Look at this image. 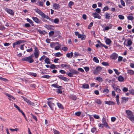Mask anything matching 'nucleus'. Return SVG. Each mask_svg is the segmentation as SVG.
<instances>
[{
  "mask_svg": "<svg viewBox=\"0 0 134 134\" xmlns=\"http://www.w3.org/2000/svg\"><path fill=\"white\" fill-rule=\"evenodd\" d=\"M35 11L38 14L40 15L42 18H45L49 20L50 21L52 22H53V20L49 18L48 16L46 15L42 11L38 9H35Z\"/></svg>",
  "mask_w": 134,
  "mask_h": 134,
  "instance_id": "1",
  "label": "nucleus"
},
{
  "mask_svg": "<svg viewBox=\"0 0 134 134\" xmlns=\"http://www.w3.org/2000/svg\"><path fill=\"white\" fill-rule=\"evenodd\" d=\"M33 56H34L32 54L29 57L22 58V60L26 61L30 63H32L34 61V60L32 58Z\"/></svg>",
  "mask_w": 134,
  "mask_h": 134,
  "instance_id": "2",
  "label": "nucleus"
},
{
  "mask_svg": "<svg viewBox=\"0 0 134 134\" xmlns=\"http://www.w3.org/2000/svg\"><path fill=\"white\" fill-rule=\"evenodd\" d=\"M48 100H49V101L48 102V104L49 107L52 110H53L54 108L55 107V105L54 104L51 102L50 100H53V98H50L48 99Z\"/></svg>",
  "mask_w": 134,
  "mask_h": 134,
  "instance_id": "3",
  "label": "nucleus"
},
{
  "mask_svg": "<svg viewBox=\"0 0 134 134\" xmlns=\"http://www.w3.org/2000/svg\"><path fill=\"white\" fill-rule=\"evenodd\" d=\"M102 68L100 66H98L94 70L93 72L95 74H97L99 72L101 71Z\"/></svg>",
  "mask_w": 134,
  "mask_h": 134,
  "instance_id": "4",
  "label": "nucleus"
},
{
  "mask_svg": "<svg viewBox=\"0 0 134 134\" xmlns=\"http://www.w3.org/2000/svg\"><path fill=\"white\" fill-rule=\"evenodd\" d=\"M102 124L106 128H109V127L106 122V119L105 118H103L102 120Z\"/></svg>",
  "mask_w": 134,
  "mask_h": 134,
  "instance_id": "5",
  "label": "nucleus"
},
{
  "mask_svg": "<svg viewBox=\"0 0 134 134\" xmlns=\"http://www.w3.org/2000/svg\"><path fill=\"white\" fill-rule=\"evenodd\" d=\"M35 51L34 53L35 57L36 58H37L39 56V51L37 47H35Z\"/></svg>",
  "mask_w": 134,
  "mask_h": 134,
  "instance_id": "6",
  "label": "nucleus"
},
{
  "mask_svg": "<svg viewBox=\"0 0 134 134\" xmlns=\"http://www.w3.org/2000/svg\"><path fill=\"white\" fill-rule=\"evenodd\" d=\"M5 10L8 13L12 15H14V12H13L12 10L10 9H8L7 8H6L5 9Z\"/></svg>",
  "mask_w": 134,
  "mask_h": 134,
  "instance_id": "7",
  "label": "nucleus"
},
{
  "mask_svg": "<svg viewBox=\"0 0 134 134\" xmlns=\"http://www.w3.org/2000/svg\"><path fill=\"white\" fill-rule=\"evenodd\" d=\"M23 40H19L16 42L13 43V47L14 48H15V46L17 45L20 44L21 43L23 42Z\"/></svg>",
  "mask_w": 134,
  "mask_h": 134,
  "instance_id": "8",
  "label": "nucleus"
},
{
  "mask_svg": "<svg viewBox=\"0 0 134 134\" xmlns=\"http://www.w3.org/2000/svg\"><path fill=\"white\" fill-rule=\"evenodd\" d=\"M118 55L116 53L112 54L110 56V58L113 59H116L118 57Z\"/></svg>",
  "mask_w": 134,
  "mask_h": 134,
  "instance_id": "9",
  "label": "nucleus"
},
{
  "mask_svg": "<svg viewBox=\"0 0 134 134\" xmlns=\"http://www.w3.org/2000/svg\"><path fill=\"white\" fill-rule=\"evenodd\" d=\"M92 15L95 18H97L98 19H100L101 18V16L96 13H93L92 14Z\"/></svg>",
  "mask_w": 134,
  "mask_h": 134,
  "instance_id": "10",
  "label": "nucleus"
},
{
  "mask_svg": "<svg viewBox=\"0 0 134 134\" xmlns=\"http://www.w3.org/2000/svg\"><path fill=\"white\" fill-rule=\"evenodd\" d=\"M32 19L35 22L37 23H41V21L37 17H32Z\"/></svg>",
  "mask_w": 134,
  "mask_h": 134,
  "instance_id": "11",
  "label": "nucleus"
},
{
  "mask_svg": "<svg viewBox=\"0 0 134 134\" xmlns=\"http://www.w3.org/2000/svg\"><path fill=\"white\" fill-rule=\"evenodd\" d=\"M125 111L128 118L133 115L132 112L131 111L129 110H126Z\"/></svg>",
  "mask_w": 134,
  "mask_h": 134,
  "instance_id": "12",
  "label": "nucleus"
},
{
  "mask_svg": "<svg viewBox=\"0 0 134 134\" xmlns=\"http://www.w3.org/2000/svg\"><path fill=\"white\" fill-rule=\"evenodd\" d=\"M81 88L83 89H88L89 88V85L87 83H84L81 85Z\"/></svg>",
  "mask_w": 134,
  "mask_h": 134,
  "instance_id": "13",
  "label": "nucleus"
},
{
  "mask_svg": "<svg viewBox=\"0 0 134 134\" xmlns=\"http://www.w3.org/2000/svg\"><path fill=\"white\" fill-rule=\"evenodd\" d=\"M113 87L116 92L119 93H121V91L118 87L113 86Z\"/></svg>",
  "mask_w": 134,
  "mask_h": 134,
  "instance_id": "14",
  "label": "nucleus"
},
{
  "mask_svg": "<svg viewBox=\"0 0 134 134\" xmlns=\"http://www.w3.org/2000/svg\"><path fill=\"white\" fill-rule=\"evenodd\" d=\"M58 77L60 79L64 81H66L68 79L65 77L63 76L62 75H59Z\"/></svg>",
  "mask_w": 134,
  "mask_h": 134,
  "instance_id": "15",
  "label": "nucleus"
},
{
  "mask_svg": "<svg viewBox=\"0 0 134 134\" xmlns=\"http://www.w3.org/2000/svg\"><path fill=\"white\" fill-rule=\"evenodd\" d=\"M6 95L8 97V99L9 100H11L12 99L14 100L15 99V98L13 97L8 94L6 93Z\"/></svg>",
  "mask_w": 134,
  "mask_h": 134,
  "instance_id": "16",
  "label": "nucleus"
},
{
  "mask_svg": "<svg viewBox=\"0 0 134 134\" xmlns=\"http://www.w3.org/2000/svg\"><path fill=\"white\" fill-rule=\"evenodd\" d=\"M105 104H108L109 105H112L115 104V102L111 101H105Z\"/></svg>",
  "mask_w": 134,
  "mask_h": 134,
  "instance_id": "17",
  "label": "nucleus"
},
{
  "mask_svg": "<svg viewBox=\"0 0 134 134\" xmlns=\"http://www.w3.org/2000/svg\"><path fill=\"white\" fill-rule=\"evenodd\" d=\"M78 38H81V40H84L86 38V36L84 35L80 34L78 35Z\"/></svg>",
  "mask_w": 134,
  "mask_h": 134,
  "instance_id": "18",
  "label": "nucleus"
},
{
  "mask_svg": "<svg viewBox=\"0 0 134 134\" xmlns=\"http://www.w3.org/2000/svg\"><path fill=\"white\" fill-rule=\"evenodd\" d=\"M53 9H57L60 7L59 5L56 3L54 4L53 5Z\"/></svg>",
  "mask_w": 134,
  "mask_h": 134,
  "instance_id": "19",
  "label": "nucleus"
},
{
  "mask_svg": "<svg viewBox=\"0 0 134 134\" xmlns=\"http://www.w3.org/2000/svg\"><path fill=\"white\" fill-rule=\"evenodd\" d=\"M122 102L125 103L128 101V98L125 97H123L122 98Z\"/></svg>",
  "mask_w": 134,
  "mask_h": 134,
  "instance_id": "20",
  "label": "nucleus"
},
{
  "mask_svg": "<svg viewBox=\"0 0 134 134\" xmlns=\"http://www.w3.org/2000/svg\"><path fill=\"white\" fill-rule=\"evenodd\" d=\"M127 73L130 75H133L134 74V71L131 70H128Z\"/></svg>",
  "mask_w": 134,
  "mask_h": 134,
  "instance_id": "21",
  "label": "nucleus"
},
{
  "mask_svg": "<svg viewBox=\"0 0 134 134\" xmlns=\"http://www.w3.org/2000/svg\"><path fill=\"white\" fill-rule=\"evenodd\" d=\"M108 87L107 86H106V88H104L103 91V92L104 93H108L109 91V90L108 89Z\"/></svg>",
  "mask_w": 134,
  "mask_h": 134,
  "instance_id": "22",
  "label": "nucleus"
},
{
  "mask_svg": "<svg viewBox=\"0 0 134 134\" xmlns=\"http://www.w3.org/2000/svg\"><path fill=\"white\" fill-rule=\"evenodd\" d=\"M51 86L55 88H61L62 87L60 86L57 85V84H54L51 85Z\"/></svg>",
  "mask_w": 134,
  "mask_h": 134,
  "instance_id": "23",
  "label": "nucleus"
},
{
  "mask_svg": "<svg viewBox=\"0 0 134 134\" xmlns=\"http://www.w3.org/2000/svg\"><path fill=\"white\" fill-rule=\"evenodd\" d=\"M58 44V42L56 43H52L50 45L51 47L52 48L55 47V46L56 45Z\"/></svg>",
  "mask_w": 134,
  "mask_h": 134,
  "instance_id": "24",
  "label": "nucleus"
},
{
  "mask_svg": "<svg viewBox=\"0 0 134 134\" xmlns=\"http://www.w3.org/2000/svg\"><path fill=\"white\" fill-rule=\"evenodd\" d=\"M45 63L48 64H50L51 62H50V60L48 58H46L44 60Z\"/></svg>",
  "mask_w": 134,
  "mask_h": 134,
  "instance_id": "25",
  "label": "nucleus"
},
{
  "mask_svg": "<svg viewBox=\"0 0 134 134\" xmlns=\"http://www.w3.org/2000/svg\"><path fill=\"white\" fill-rule=\"evenodd\" d=\"M61 66L62 68L65 67L67 68H68L70 67V66L69 65L64 64H62Z\"/></svg>",
  "mask_w": 134,
  "mask_h": 134,
  "instance_id": "26",
  "label": "nucleus"
},
{
  "mask_svg": "<svg viewBox=\"0 0 134 134\" xmlns=\"http://www.w3.org/2000/svg\"><path fill=\"white\" fill-rule=\"evenodd\" d=\"M73 53L72 52H70L69 53H68L66 54V56L69 58H71L73 55Z\"/></svg>",
  "mask_w": 134,
  "mask_h": 134,
  "instance_id": "27",
  "label": "nucleus"
},
{
  "mask_svg": "<svg viewBox=\"0 0 134 134\" xmlns=\"http://www.w3.org/2000/svg\"><path fill=\"white\" fill-rule=\"evenodd\" d=\"M132 43V42L131 40H128L127 41V45H125L126 46H130L131 45Z\"/></svg>",
  "mask_w": 134,
  "mask_h": 134,
  "instance_id": "28",
  "label": "nucleus"
},
{
  "mask_svg": "<svg viewBox=\"0 0 134 134\" xmlns=\"http://www.w3.org/2000/svg\"><path fill=\"white\" fill-rule=\"evenodd\" d=\"M116 98L117 104H118V105H119L120 104V102L119 101V95L118 94H117L116 95Z\"/></svg>",
  "mask_w": 134,
  "mask_h": 134,
  "instance_id": "29",
  "label": "nucleus"
},
{
  "mask_svg": "<svg viewBox=\"0 0 134 134\" xmlns=\"http://www.w3.org/2000/svg\"><path fill=\"white\" fill-rule=\"evenodd\" d=\"M95 79L96 80L98 81L99 82H102L103 81L102 78L100 77L96 78Z\"/></svg>",
  "mask_w": 134,
  "mask_h": 134,
  "instance_id": "30",
  "label": "nucleus"
},
{
  "mask_svg": "<svg viewBox=\"0 0 134 134\" xmlns=\"http://www.w3.org/2000/svg\"><path fill=\"white\" fill-rule=\"evenodd\" d=\"M113 25L111 24H110L109 25V26H106L105 27V30H108L110 29H111Z\"/></svg>",
  "mask_w": 134,
  "mask_h": 134,
  "instance_id": "31",
  "label": "nucleus"
},
{
  "mask_svg": "<svg viewBox=\"0 0 134 134\" xmlns=\"http://www.w3.org/2000/svg\"><path fill=\"white\" fill-rule=\"evenodd\" d=\"M118 80L120 82H122L123 81L124 79L123 77L120 76L118 77Z\"/></svg>",
  "mask_w": 134,
  "mask_h": 134,
  "instance_id": "32",
  "label": "nucleus"
},
{
  "mask_svg": "<svg viewBox=\"0 0 134 134\" xmlns=\"http://www.w3.org/2000/svg\"><path fill=\"white\" fill-rule=\"evenodd\" d=\"M105 42L107 44H109L111 43V41L110 39L107 38L106 39Z\"/></svg>",
  "mask_w": 134,
  "mask_h": 134,
  "instance_id": "33",
  "label": "nucleus"
},
{
  "mask_svg": "<svg viewBox=\"0 0 134 134\" xmlns=\"http://www.w3.org/2000/svg\"><path fill=\"white\" fill-rule=\"evenodd\" d=\"M93 60L94 62L97 63H98L99 62V60L96 57H94Z\"/></svg>",
  "mask_w": 134,
  "mask_h": 134,
  "instance_id": "34",
  "label": "nucleus"
},
{
  "mask_svg": "<svg viewBox=\"0 0 134 134\" xmlns=\"http://www.w3.org/2000/svg\"><path fill=\"white\" fill-rule=\"evenodd\" d=\"M71 72L73 75L74 74L77 75L79 73V72L77 71L74 70H73L71 71Z\"/></svg>",
  "mask_w": 134,
  "mask_h": 134,
  "instance_id": "35",
  "label": "nucleus"
},
{
  "mask_svg": "<svg viewBox=\"0 0 134 134\" xmlns=\"http://www.w3.org/2000/svg\"><path fill=\"white\" fill-rule=\"evenodd\" d=\"M130 120L133 122H134V116L132 115L129 118Z\"/></svg>",
  "mask_w": 134,
  "mask_h": 134,
  "instance_id": "36",
  "label": "nucleus"
},
{
  "mask_svg": "<svg viewBox=\"0 0 134 134\" xmlns=\"http://www.w3.org/2000/svg\"><path fill=\"white\" fill-rule=\"evenodd\" d=\"M127 18L129 20H132L133 19V16L131 15H129L127 16Z\"/></svg>",
  "mask_w": 134,
  "mask_h": 134,
  "instance_id": "37",
  "label": "nucleus"
},
{
  "mask_svg": "<svg viewBox=\"0 0 134 134\" xmlns=\"http://www.w3.org/2000/svg\"><path fill=\"white\" fill-rule=\"evenodd\" d=\"M26 20L27 22L31 24L32 25H33V22L29 18H27Z\"/></svg>",
  "mask_w": 134,
  "mask_h": 134,
  "instance_id": "38",
  "label": "nucleus"
},
{
  "mask_svg": "<svg viewBox=\"0 0 134 134\" xmlns=\"http://www.w3.org/2000/svg\"><path fill=\"white\" fill-rule=\"evenodd\" d=\"M62 55V54L60 52H58L55 54V55L57 57H59Z\"/></svg>",
  "mask_w": 134,
  "mask_h": 134,
  "instance_id": "39",
  "label": "nucleus"
},
{
  "mask_svg": "<svg viewBox=\"0 0 134 134\" xmlns=\"http://www.w3.org/2000/svg\"><path fill=\"white\" fill-rule=\"evenodd\" d=\"M27 103H28L29 105H30L32 106L34 105V103L31 102L29 100H28L27 102Z\"/></svg>",
  "mask_w": 134,
  "mask_h": 134,
  "instance_id": "40",
  "label": "nucleus"
},
{
  "mask_svg": "<svg viewBox=\"0 0 134 134\" xmlns=\"http://www.w3.org/2000/svg\"><path fill=\"white\" fill-rule=\"evenodd\" d=\"M57 105L58 107L60 109H63V108L62 105L60 103H57Z\"/></svg>",
  "mask_w": 134,
  "mask_h": 134,
  "instance_id": "41",
  "label": "nucleus"
},
{
  "mask_svg": "<svg viewBox=\"0 0 134 134\" xmlns=\"http://www.w3.org/2000/svg\"><path fill=\"white\" fill-rule=\"evenodd\" d=\"M10 130L12 132H14V131H18L19 130V129L18 128H15L14 129H10Z\"/></svg>",
  "mask_w": 134,
  "mask_h": 134,
  "instance_id": "42",
  "label": "nucleus"
},
{
  "mask_svg": "<svg viewBox=\"0 0 134 134\" xmlns=\"http://www.w3.org/2000/svg\"><path fill=\"white\" fill-rule=\"evenodd\" d=\"M96 128L95 127H93L92 128L91 130V131L93 133H94L96 132Z\"/></svg>",
  "mask_w": 134,
  "mask_h": 134,
  "instance_id": "43",
  "label": "nucleus"
},
{
  "mask_svg": "<svg viewBox=\"0 0 134 134\" xmlns=\"http://www.w3.org/2000/svg\"><path fill=\"white\" fill-rule=\"evenodd\" d=\"M59 22V20L58 18H56L53 20V22L55 24H58Z\"/></svg>",
  "mask_w": 134,
  "mask_h": 134,
  "instance_id": "44",
  "label": "nucleus"
},
{
  "mask_svg": "<svg viewBox=\"0 0 134 134\" xmlns=\"http://www.w3.org/2000/svg\"><path fill=\"white\" fill-rule=\"evenodd\" d=\"M110 17V15L108 13H107L105 14V18L106 19H109Z\"/></svg>",
  "mask_w": 134,
  "mask_h": 134,
  "instance_id": "45",
  "label": "nucleus"
},
{
  "mask_svg": "<svg viewBox=\"0 0 134 134\" xmlns=\"http://www.w3.org/2000/svg\"><path fill=\"white\" fill-rule=\"evenodd\" d=\"M118 17L119 19L121 20H123L124 19V16L121 15H118Z\"/></svg>",
  "mask_w": 134,
  "mask_h": 134,
  "instance_id": "46",
  "label": "nucleus"
},
{
  "mask_svg": "<svg viewBox=\"0 0 134 134\" xmlns=\"http://www.w3.org/2000/svg\"><path fill=\"white\" fill-rule=\"evenodd\" d=\"M95 101L98 104H101V102L99 99H96Z\"/></svg>",
  "mask_w": 134,
  "mask_h": 134,
  "instance_id": "47",
  "label": "nucleus"
},
{
  "mask_svg": "<svg viewBox=\"0 0 134 134\" xmlns=\"http://www.w3.org/2000/svg\"><path fill=\"white\" fill-rule=\"evenodd\" d=\"M60 46L58 44V45H56L55 47V50H59L60 48Z\"/></svg>",
  "mask_w": 134,
  "mask_h": 134,
  "instance_id": "48",
  "label": "nucleus"
},
{
  "mask_svg": "<svg viewBox=\"0 0 134 134\" xmlns=\"http://www.w3.org/2000/svg\"><path fill=\"white\" fill-rule=\"evenodd\" d=\"M102 64L103 65L105 66H107L109 65V64L107 62H103L102 63Z\"/></svg>",
  "mask_w": 134,
  "mask_h": 134,
  "instance_id": "49",
  "label": "nucleus"
},
{
  "mask_svg": "<svg viewBox=\"0 0 134 134\" xmlns=\"http://www.w3.org/2000/svg\"><path fill=\"white\" fill-rule=\"evenodd\" d=\"M74 4V2L72 1H70L68 5L69 7L71 8V6Z\"/></svg>",
  "mask_w": 134,
  "mask_h": 134,
  "instance_id": "50",
  "label": "nucleus"
},
{
  "mask_svg": "<svg viewBox=\"0 0 134 134\" xmlns=\"http://www.w3.org/2000/svg\"><path fill=\"white\" fill-rule=\"evenodd\" d=\"M42 77L44 78L49 79L50 77V76L48 75H44L42 76Z\"/></svg>",
  "mask_w": 134,
  "mask_h": 134,
  "instance_id": "51",
  "label": "nucleus"
},
{
  "mask_svg": "<svg viewBox=\"0 0 134 134\" xmlns=\"http://www.w3.org/2000/svg\"><path fill=\"white\" fill-rule=\"evenodd\" d=\"M30 75L33 76L35 77H36L37 76L36 74L35 73H33V72L30 73Z\"/></svg>",
  "mask_w": 134,
  "mask_h": 134,
  "instance_id": "52",
  "label": "nucleus"
},
{
  "mask_svg": "<svg viewBox=\"0 0 134 134\" xmlns=\"http://www.w3.org/2000/svg\"><path fill=\"white\" fill-rule=\"evenodd\" d=\"M122 91L125 92H127L128 91V89L126 87H124L122 89Z\"/></svg>",
  "mask_w": 134,
  "mask_h": 134,
  "instance_id": "53",
  "label": "nucleus"
},
{
  "mask_svg": "<svg viewBox=\"0 0 134 134\" xmlns=\"http://www.w3.org/2000/svg\"><path fill=\"white\" fill-rule=\"evenodd\" d=\"M93 116L94 118L97 119H99L100 118L99 116L98 115H93Z\"/></svg>",
  "mask_w": 134,
  "mask_h": 134,
  "instance_id": "54",
  "label": "nucleus"
},
{
  "mask_svg": "<svg viewBox=\"0 0 134 134\" xmlns=\"http://www.w3.org/2000/svg\"><path fill=\"white\" fill-rule=\"evenodd\" d=\"M109 8L107 6H106L105 7L103 10V11H105L107 10H108Z\"/></svg>",
  "mask_w": 134,
  "mask_h": 134,
  "instance_id": "55",
  "label": "nucleus"
},
{
  "mask_svg": "<svg viewBox=\"0 0 134 134\" xmlns=\"http://www.w3.org/2000/svg\"><path fill=\"white\" fill-rule=\"evenodd\" d=\"M120 2L121 4L124 6H125V3L124 2L123 0H120Z\"/></svg>",
  "mask_w": 134,
  "mask_h": 134,
  "instance_id": "56",
  "label": "nucleus"
},
{
  "mask_svg": "<svg viewBox=\"0 0 134 134\" xmlns=\"http://www.w3.org/2000/svg\"><path fill=\"white\" fill-rule=\"evenodd\" d=\"M21 97L27 103V102L29 100L28 99H27L26 98L24 97L23 96H21Z\"/></svg>",
  "mask_w": 134,
  "mask_h": 134,
  "instance_id": "57",
  "label": "nucleus"
},
{
  "mask_svg": "<svg viewBox=\"0 0 134 134\" xmlns=\"http://www.w3.org/2000/svg\"><path fill=\"white\" fill-rule=\"evenodd\" d=\"M67 75L70 77H72L73 76V75L71 72L68 73Z\"/></svg>",
  "mask_w": 134,
  "mask_h": 134,
  "instance_id": "58",
  "label": "nucleus"
},
{
  "mask_svg": "<svg viewBox=\"0 0 134 134\" xmlns=\"http://www.w3.org/2000/svg\"><path fill=\"white\" fill-rule=\"evenodd\" d=\"M45 57L46 56H45L43 55L40 58V59L39 60L41 61L43 60L45 58Z\"/></svg>",
  "mask_w": 134,
  "mask_h": 134,
  "instance_id": "59",
  "label": "nucleus"
},
{
  "mask_svg": "<svg viewBox=\"0 0 134 134\" xmlns=\"http://www.w3.org/2000/svg\"><path fill=\"white\" fill-rule=\"evenodd\" d=\"M0 80L5 82H6L7 81V80L6 79L1 77H0Z\"/></svg>",
  "mask_w": 134,
  "mask_h": 134,
  "instance_id": "60",
  "label": "nucleus"
},
{
  "mask_svg": "<svg viewBox=\"0 0 134 134\" xmlns=\"http://www.w3.org/2000/svg\"><path fill=\"white\" fill-rule=\"evenodd\" d=\"M93 23L92 22L91 23L88 27V28L89 29H90L91 27H92L93 25Z\"/></svg>",
  "mask_w": 134,
  "mask_h": 134,
  "instance_id": "61",
  "label": "nucleus"
},
{
  "mask_svg": "<svg viewBox=\"0 0 134 134\" xmlns=\"http://www.w3.org/2000/svg\"><path fill=\"white\" fill-rule=\"evenodd\" d=\"M50 68L52 69H55V65L54 64H52L50 66Z\"/></svg>",
  "mask_w": 134,
  "mask_h": 134,
  "instance_id": "62",
  "label": "nucleus"
},
{
  "mask_svg": "<svg viewBox=\"0 0 134 134\" xmlns=\"http://www.w3.org/2000/svg\"><path fill=\"white\" fill-rule=\"evenodd\" d=\"M116 120V118L114 117H112L111 118V121L112 122L115 121Z\"/></svg>",
  "mask_w": 134,
  "mask_h": 134,
  "instance_id": "63",
  "label": "nucleus"
},
{
  "mask_svg": "<svg viewBox=\"0 0 134 134\" xmlns=\"http://www.w3.org/2000/svg\"><path fill=\"white\" fill-rule=\"evenodd\" d=\"M130 93L132 95H134V90L132 89L130 91Z\"/></svg>",
  "mask_w": 134,
  "mask_h": 134,
  "instance_id": "64",
  "label": "nucleus"
}]
</instances>
